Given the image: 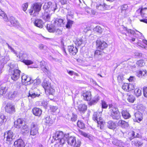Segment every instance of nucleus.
Returning a JSON list of instances; mask_svg holds the SVG:
<instances>
[{"label": "nucleus", "instance_id": "obj_1", "mask_svg": "<svg viewBox=\"0 0 147 147\" xmlns=\"http://www.w3.org/2000/svg\"><path fill=\"white\" fill-rule=\"evenodd\" d=\"M102 112H95L94 113L92 117L93 119L95 122H96L98 127H100V129H103L104 127V122L103 121L101 117Z\"/></svg>", "mask_w": 147, "mask_h": 147}, {"label": "nucleus", "instance_id": "obj_2", "mask_svg": "<svg viewBox=\"0 0 147 147\" xmlns=\"http://www.w3.org/2000/svg\"><path fill=\"white\" fill-rule=\"evenodd\" d=\"M67 142L70 146L74 147H80L81 144L80 140L79 139L76 140V137L74 136H70L68 133V137L67 138Z\"/></svg>", "mask_w": 147, "mask_h": 147}, {"label": "nucleus", "instance_id": "obj_3", "mask_svg": "<svg viewBox=\"0 0 147 147\" xmlns=\"http://www.w3.org/2000/svg\"><path fill=\"white\" fill-rule=\"evenodd\" d=\"M41 4L37 3H34L31 6V8L28 10L29 13L33 16L36 15V13L38 12L41 9Z\"/></svg>", "mask_w": 147, "mask_h": 147}, {"label": "nucleus", "instance_id": "obj_4", "mask_svg": "<svg viewBox=\"0 0 147 147\" xmlns=\"http://www.w3.org/2000/svg\"><path fill=\"white\" fill-rule=\"evenodd\" d=\"M57 6L56 5H53L52 2L49 1L46 3L43 7V8L45 9V11L46 13H48V11L51 12V13H54L56 9Z\"/></svg>", "mask_w": 147, "mask_h": 147}, {"label": "nucleus", "instance_id": "obj_5", "mask_svg": "<svg viewBox=\"0 0 147 147\" xmlns=\"http://www.w3.org/2000/svg\"><path fill=\"white\" fill-rule=\"evenodd\" d=\"M14 66V65H11L10 66V69H12L13 73L11 74V79L14 81H17L20 77V74L21 72L20 70L18 69H14L12 68Z\"/></svg>", "mask_w": 147, "mask_h": 147}, {"label": "nucleus", "instance_id": "obj_6", "mask_svg": "<svg viewBox=\"0 0 147 147\" xmlns=\"http://www.w3.org/2000/svg\"><path fill=\"white\" fill-rule=\"evenodd\" d=\"M110 111L111 113V116L113 119H118L120 117L119 112L118 109L116 107L110 108Z\"/></svg>", "mask_w": 147, "mask_h": 147}, {"label": "nucleus", "instance_id": "obj_7", "mask_svg": "<svg viewBox=\"0 0 147 147\" xmlns=\"http://www.w3.org/2000/svg\"><path fill=\"white\" fill-rule=\"evenodd\" d=\"M4 136L6 138V141L10 143L15 138L16 136L12 131L9 130L5 133Z\"/></svg>", "mask_w": 147, "mask_h": 147}, {"label": "nucleus", "instance_id": "obj_8", "mask_svg": "<svg viewBox=\"0 0 147 147\" xmlns=\"http://www.w3.org/2000/svg\"><path fill=\"white\" fill-rule=\"evenodd\" d=\"M38 125L36 123H32L31 125V130L30 134L32 136H35L38 134Z\"/></svg>", "mask_w": 147, "mask_h": 147}, {"label": "nucleus", "instance_id": "obj_9", "mask_svg": "<svg viewBox=\"0 0 147 147\" xmlns=\"http://www.w3.org/2000/svg\"><path fill=\"white\" fill-rule=\"evenodd\" d=\"M19 93L17 91H13L9 92L8 94L7 97L10 100H13L16 98H19Z\"/></svg>", "mask_w": 147, "mask_h": 147}, {"label": "nucleus", "instance_id": "obj_10", "mask_svg": "<svg viewBox=\"0 0 147 147\" xmlns=\"http://www.w3.org/2000/svg\"><path fill=\"white\" fill-rule=\"evenodd\" d=\"M96 46L98 49L103 50L107 47V45L104 41H101L100 40H98L96 42Z\"/></svg>", "mask_w": 147, "mask_h": 147}, {"label": "nucleus", "instance_id": "obj_11", "mask_svg": "<svg viewBox=\"0 0 147 147\" xmlns=\"http://www.w3.org/2000/svg\"><path fill=\"white\" fill-rule=\"evenodd\" d=\"M5 111L10 114L14 113L15 111L14 105L10 103H7L5 107Z\"/></svg>", "mask_w": 147, "mask_h": 147}, {"label": "nucleus", "instance_id": "obj_12", "mask_svg": "<svg viewBox=\"0 0 147 147\" xmlns=\"http://www.w3.org/2000/svg\"><path fill=\"white\" fill-rule=\"evenodd\" d=\"M9 56H6L0 61V73H2V70L4 65L6 63L7 61L9 60Z\"/></svg>", "mask_w": 147, "mask_h": 147}, {"label": "nucleus", "instance_id": "obj_13", "mask_svg": "<svg viewBox=\"0 0 147 147\" xmlns=\"http://www.w3.org/2000/svg\"><path fill=\"white\" fill-rule=\"evenodd\" d=\"M120 31L121 33L123 34H125L127 35L126 33L123 31H125L128 34L129 36H130L131 35L134 34L135 32L134 30L131 29H128L124 26H122L120 28Z\"/></svg>", "mask_w": 147, "mask_h": 147}, {"label": "nucleus", "instance_id": "obj_14", "mask_svg": "<svg viewBox=\"0 0 147 147\" xmlns=\"http://www.w3.org/2000/svg\"><path fill=\"white\" fill-rule=\"evenodd\" d=\"M64 136L65 134H64L62 131H56L55 136L53 137L56 140L58 141Z\"/></svg>", "mask_w": 147, "mask_h": 147}, {"label": "nucleus", "instance_id": "obj_15", "mask_svg": "<svg viewBox=\"0 0 147 147\" xmlns=\"http://www.w3.org/2000/svg\"><path fill=\"white\" fill-rule=\"evenodd\" d=\"M24 121L21 118L18 119L14 122L15 126L17 128H21L22 125L25 124Z\"/></svg>", "mask_w": 147, "mask_h": 147}, {"label": "nucleus", "instance_id": "obj_16", "mask_svg": "<svg viewBox=\"0 0 147 147\" xmlns=\"http://www.w3.org/2000/svg\"><path fill=\"white\" fill-rule=\"evenodd\" d=\"M15 147H24L25 144L24 142L21 139H18L14 143Z\"/></svg>", "mask_w": 147, "mask_h": 147}, {"label": "nucleus", "instance_id": "obj_17", "mask_svg": "<svg viewBox=\"0 0 147 147\" xmlns=\"http://www.w3.org/2000/svg\"><path fill=\"white\" fill-rule=\"evenodd\" d=\"M84 99L87 101H90L91 99V94L90 92L86 91L84 92L82 95Z\"/></svg>", "mask_w": 147, "mask_h": 147}, {"label": "nucleus", "instance_id": "obj_18", "mask_svg": "<svg viewBox=\"0 0 147 147\" xmlns=\"http://www.w3.org/2000/svg\"><path fill=\"white\" fill-rule=\"evenodd\" d=\"M78 111L81 113H84L87 110V106L84 104H81L79 105L78 107Z\"/></svg>", "mask_w": 147, "mask_h": 147}, {"label": "nucleus", "instance_id": "obj_19", "mask_svg": "<svg viewBox=\"0 0 147 147\" xmlns=\"http://www.w3.org/2000/svg\"><path fill=\"white\" fill-rule=\"evenodd\" d=\"M68 49L70 54L75 55L78 51V49L76 47H74L72 46L68 47Z\"/></svg>", "mask_w": 147, "mask_h": 147}, {"label": "nucleus", "instance_id": "obj_20", "mask_svg": "<svg viewBox=\"0 0 147 147\" xmlns=\"http://www.w3.org/2000/svg\"><path fill=\"white\" fill-rule=\"evenodd\" d=\"M128 9V6L127 4H123L121 6V12L125 16L127 14Z\"/></svg>", "mask_w": 147, "mask_h": 147}, {"label": "nucleus", "instance_id": "obj_21", "mask_svg": "<svg viewBox=\"0 0 147 147\" xmlns=\"http://www.w3.org/2000/svg\"><path fill=\"white\" fill-rule=\"evenodd\" d=\"M54 23L55 26H61L64 24V20L61 18H57L54 21Z\"/></svg>", "mask_w": 147, "mask_h": 147}, {"label": "nucleus", "instance_id": "obj_22", "mask_svg": "<svg viewBox=\"0 0 147 147\" xmlns=\"http://www.w3.org/2000/svg\"><path fill=\"white\" fill-rule=\"evenodd\" d=\"M68 137V133L65 134V136L58 141L60 144L63 145L67 142V138Z\"/></svg>", "mask_w": 147, "mask_h": 147}, {"label": "nucleus", "instance_id": "obj_23", "mask_svg": "<svg viewBox=\"0 0 147 147\" xmlns=\"http://www.w3.org/2000/svg\"><path fill=\"white\" fill-rule=\"evenodd\" d=\"M32 112L33 114L35 116H40L42 114V111L40 108L35 107L33 109Z\"/></svg>", "mask_w": 147, "mask_h": 147}, {"label": "nucleus", "instance_id": "obj_24", "mask_svg": "<svg viewBox=\"0 0 147 147\" xmlns=\"http://www.w3.org/2000/svg\"><path fill=\"white\" fill-rule=\"evenodd\" d=\"M34 24L36 26L40 28H42L43 27V22L40 19H37L36 20Z\"/></svg>", "mask_w": 147, "mask_h": 147}, {"label": "nucleus", "instance_id": "obj_25", "mask_svg": "<svg viewBox=\"0 0 147 147\" xmlns=\"http://www.w3.org/2000/svg\"><path fill=\"white\" fill-rule=\"evenodd\" d=\"M135 116L136 118V120L137 122L139 121H141L142 119V113L138 111L135 114Z\"/></svg>", "mask_w": 147, "mask_h": 147}, {"label": "nucleus", "instance_id": "obj_26", "mask_svg": "<svg viewBox=\"0 0 147 147\" xmlns=\"http://www.w3.org/2000/svg\"><path fill=\"white\" fill-rule=\"evenodd\" d=\"M42 86L44 88L45 90L47 89L50 87L51 83L48 81L46 80H44L42 83Z\"/></svg>", "mask_w": 147, "mask_h": 147}, {"label": "nucleus", "instance_id": "obj_27", "mask_svg": "<svg viewBox=\"0 0 147 147\" xmlns=\"http://www.w3.org/2000/svg\"><path fill=\"white\" fill-rule=\"evenodd\" d=\"M107 126L108 128L112 129H114L116 127L115 124L111 121H110L107 122Z\"/></svg>", "mask_w": 147, "mask_h": 147}, {"label": "nucleus", "instance_id": "obj_28", "mask_svg": "<svg viewBox=\"0 0 147 147\" xmlns=\"http://www.w3.org/2000/svg\"><path fill=\"white\" fill-rule=\"evenodd\" d=\"M20 128L21 129V131L23 134H26L29 133V130L27 126L25 124L22 125L21 128Z\"/></svg>", "mask_w": 147, "mask_h": 147}, {"label": "nucleus", "instance_id": "obj_29", "mask_svg": "<svg viewBox=\"0 0 147 147\" xmlns=\"http://www.w3.org/2000/svg\"><path fill=\"white\" fill-rule=\"evenodd\" d=\"M118 124L123 128H127L129 126V124L127 122L122 120L119 121Z\"/></svg>", "mask_w": 147, "mask_h": 147}, {"label": "nucleus", "instance_id": "obj_30", "mask_svg": "<svg viewBox=\"0 0 147 147\" xmlns=\"http://www.w3.org/2000/svg\"><path fill=\"white\" fill-rule=\"evenodd\" d=\"M122 115L123 117L125 119H129L131 117L129 113L126 111H123Z\"/></svg>", "mask_w": 147, "mask_h": 147}, {"label": "nucleus", "instance_id": "obj_31", "mask_svg": "<svg viewBox=\"0 0 147 147\" xmlns=\"http://www.w3.org/2000/svg\"><path fill=\"white\" fill-rule=\"evenodd\" d=\"M55 26L53 24H47V28L49 32H54L55 30Z\"/></svg>", "mask_w": 147, "mask_h": 147}, {"label": "nucleus", "instance_id": "obj_32", "mask_svg": "<svg viewBox=\"0 0 147 147\" xmlns=\"http://www.w3.org/2000/svg\"><path fill=\"white\" fill-rule=\"evenodd\" d=\"M9 21L11 24L13 26H16L18 24V21L13 17L12 16L10 17Z\"/></svg>", "mask_w": 147, "mask_h": 147}, {"label": "nucleus", "instance_id": "obj_33", "mask_svg": "<svg viewBox=\"0 0 147 147\" xmlns=\"http://www.w3.org/2000/svg\"><path fill=\"white\" fill-rule=\"evenodd\" d=\"M147 75V72L146 71H140L137 74V76L139 77H142L143 76H146Z\"/></svg>", "mask_w": 147, "mask_h": 147}, {"label": "nucleus", "instance_id": "obj_34", "mask_svg": "<svg viewBox=\"0 0 147 147\" xmlns=\"http://www.w3.org/2000/svg\"><path fill=\"white\" fill-rule=\"evenodd\" d=\"M48 14L47 15H45L43 16V19H44L46 21H50V18L51 15V12L48 11V13H47Z\"/></svg>", "mask_w": 147, "mask_h": 147}, {"label": "nucleus", "instance_id": "obj_35", "mask_svg": "<svg viewBox=\"0 0 147 147\" xmlns=\"http://www.w3.org/2000/svg\"><path fill=\"white\" fill-rule=\"evenodd\" d=\"M0 16L2 17L5 21H8V19L6 15L0 9Z\"/></svg>", "mask_w": 147, "mask_h": 147}, {"label": "nucleus", "instance_id": "obj_36", "mask_svg": "<svg viewBox=\"0 0 147 147\" xmlns=\"http://www.w3.org/2000/svg\"><path fill=\"white\" fill-rule=\"evenodd\" d=\"M17 57H18L20 59L21 61L23 59H25L27 58V55L25 53L22 54L20 53L19 55H17Z\"/></svg>", "mask_w": 147, "mask_h": 147}, {"label": "nucleus", "instance_id": "obj_37", "mask_svg": "<svg viewBox=\"0 0 147 147\" xmlns=\"http://www.w3.org/2000/svg\"><path fill=\"white\" fill-rule=\"evenodd\" d=\"M46 92L48 93L49 94L53 95L55 92L54 89L51 86L49 88L45 90Z\"/></svg>", "mask_w": 147, "mask_h": 147}, {"label": "nucleus", "instance_id": "obj_38", "mask_svg": "<svg viewBox=\"0 0 147 147\" xmlns=\"http://www.w3.org/2000/svg\"><path fill=\"white\" fill-rule=\"evenodd\" d=\"M28 96H30L32 98H34L36 97H39L40 96L39 93H38L36 92H33L29 93Z\"/></svg>", "mask_w": 147, "mask_h": 147}, {"label": "nucleus", "instance_id": "obj_39", "mask_svg": "<svg viewBox=\"0 0 147 147\" xmlns=\"http://www.w3.org/2000/svg\"><path fill=\"white\" fill-rule=\"evenodd\" d=\"M33 82V80H31V78L29 76L27 78L26 81L24 82L23 84L25 85H27L30 84Z\"/></svg>", "mask_w": 147, "mask_h": 147}, {"label": "nucleus", "instance_id": "obj_40", "mask_svg": "<svg viewBox=\"0 0 147 147\" xmlns=\"http://www.w3.org/2000/svg\"><path fill=\"white\" fill-rule=\"evenodd\" d=\"M45 122L48 124H52L53 123V120L49 116H47L45 118Z\"/></svg>", "mask_w": 147, "mask_h": 147}, {"label": "nucleus", "instance_id": "obj_41", "mask_svg": "<svg viewBox=\"0 0 147 147\" xmlns=\"http://www.w3.org/2000/svg\"><path fill=\"white\" fill-rule=\"evenodd\" d=\"M131 142L132 144H134L136 146L142 145V143L136 140L132 141Z\"/></svg>", "mask_w": 147, "mask_h": 147}, {"label": "nucleus", "instance_id": "obj_42", "mask_svg": "<svg viewBox=\"0 0 147 147\" xmlns=\"http://www.w3.org/2000/svg\"><path fill=\"white\" fill-rule=\"evenodd\" d=\"M134 93L137 97L141 96L142 94V91L139 88H136L134 90Z\"/></svg>", "mask_w": 147, "mask_h": 147}, {"label": "nucleus", "instance_id": "obj_43", "mask_svg": "<svg viewBox=\"0 0 147 147\" xmlns=\"http://www.w3.org/2000/svg\"><path fill=\"white\" fill-rule=\"evenodd\" d=\"M74 23V21L70 20L67 19V24L66 25V27L67 28H69L72 26V24Z\"/></svg>", "mask_w": 147, "mask_h": 147}, {"label": "nucleus", "instance_id": "obj_44", "mask_svg": "<svg viewBox=\"0 0 147 147\" xmlns=\"http://www.w3.org/2000/svg\"><path fill=\"white\" fill-rule=\"evenodd\" d=\"M127 99L129 102L131 103H133L134 101V97L133 95H127Z\"/></svg>", "mask_w": 147, "mask_h": 147}, {"label": "nucleus", "instance_id": "obj_45", "mask_svg": "<svg viewBox=\"0 0 147 147\" xmlns=\"http://www.w3.org/2000/svg\"><path fill=\"white\" fill-rule=\"evenodd\" d=\"M78 126L80 129H83L84 127V124L81 121H78L77 123Z\"/></svg>", "mask_w": 147, "mask_h": 147}, {"label": "nucleus", "instance_id": "obj_46", "mask_svg": "<svg viewBox=\"0 0 147 147\" xmlns=\"http://www.w3.org/2000/svg\"><path fill=\"white\" fill-rule=\"evenodd\" d=\"M122 88L124 90L127 91H129V88H128V84L127 83L124 84L122 86Z\"/></svg>", "mask_w": 147, "mask_h": 147}, {"label": "nucleus", "instance_id": "obj_47", "mask_svg": "<svg viewBox=\"0 0 147 147\" xmlns=\"http://www.w3.org/2000/svg\"><path fill=\"white\" fill-rule=\"evenodd\" d=\"M83 42V40L81 38H78L77 39L75 43L76 45L78 46H80L82 43Z\"/></svg>", "mask_w": 147, "mask_h": 147}, {"label": "nucleus", "instance_id": "obj_48", "mask_svg": "<svg viewBox=\"0 0 147 147\" xmlns=\"http://www.w3.org/2000/svg\"><path fill=\"white\" fill-rule=\"evenodd\" d=\"M22 62H23L26 65H30L32 64L33 63L32 61L29 60L23 59L22 61Z\"/></svg>", "mask_w": 147, "mask_h": 147}, {"label": "nucleus", "instance_id": "obj_49", "mask_svg": "<svg viewBox=\"0 0 147 147\" xmlns=\"http://www.w3.org/2000/svg\"><path fill=\"white\" fill-rule=\"evenodd\" d=\"M136 64L139 66L142 67V66H144L145 65L143 60H140L138 61L136 63Z\"/></svg>", "mask_w": 147, "mask_h": 147}, {"label": "nucleus", "instance_id": "obj_50", "mask_svg": "<svg viewBox=\"0 0 147 147\" xmlns=\"http://www.w3.org/2000/svg\"><path fill=\"white\" fill-rule=\"evenodd\" d=\"M94 30L96 32L100 33H101L102 31V29L99 26H96V27L94 28Z\"/></svg>", "mask_w": 147, "mask_h": 147}, {"label": "nucleus", "instance_id": "obj_51", "mask_svg": "<svg viewBox=\"0 0 147 147\" xmlns=\"http://www.w3.org/2000/svg\"><path fill=\"white\" fill-rule=\"evenodd\" d=\"M105 5H102L101 4H100L99 5L97 6L96 7L98 10L102 11L105 9Z\"/></svg>", "mask_w": 147, "mask_h": 147}, {"label": "nucleus", "instance_id": "obj_52", "mask_svg": "<svg viewBox=\"0 0 147 147\" xmlns=\"http://www.w3.org/2000/svg\"><path fill=\"white\" fill-rule=\"evenodd\" d=\"M5 119V117L3 115H2L0 116V124H2Z\"/></svg>", "mask_w": 147, "mask_h": 147}, {"label": "nucleus", "instance_id": "obj_53", "mask_svg": "<svg viewBox=\"0 0 147 147\" xmlns=\"http://www.w3.org/2000/svg\"><path fill=\"white\" fill-rule=\"evenodd\" d=\"M144 11L145 12H147V10H146L145 11L142 10V8L140 9L139 8L136 11V13H139L140 14L141 16H142V14L143 13H144Z\"/></svg>", "mask_w": 147, "mask_h": 147}, {"label": "nucleus", "instance_id": "obj_54", "mask_svg": "<svg viewBox=\"0 0 147 147\" xmlns=\"http://www.w3.org/2000/svg\"><path fill=\"white\" fill-rule=\"evenodd\" d=\"M102 52L98 50H96L94 53V56L97 57L98 56L101 55L102 54Z\"/></svg>", "mask_w": 147, "mask_h": 147}, {"label": "nucleus", "instance_id": "obj_55", "mask_svg": "<svg viewBox=\"0 0 147 147\" xmlns=\"http://www.w3.org/2000/svg\"><path fill=\"white\" fill-rule=\"evenodd\" d=\"M28 77V76L27 75L24 74L21 77L22 82L23 84L24 82H25L26 79Z\"/></svg>", "mask_w": 147, "mask_h": 147}, {"label": "nucleus", "instance_id": "obj_56", "mask_svg": "<svg viewBox=\"0 0 147 147\" xmlns=\"http://www.w3.org/2000/svg\"><path fill=\"white\" fill-rule=\"evenodd\" d=\"M102 107L103 109H106L108 107V105L106 102L104 100L101 101Z\"/></svg>", "mask_w": 147, "mask_h": 147}, {"label": "nucleus", "instance_id": "obj_57", "mask_svg": "<svg viewBox=\"0 0 147 147\" xmlns=\"http://www.w3.org/2000/svg\"><path fill=\"white\" fill-rule=\"evenodd\" d=\"M28 7V3H26L23 4L22 5V8L23 11L25 12L26 10Z\"/></svg>", "mask_w": 147, "mask_h": 147}, {"label": "nucleus", "instance_id": "obj_58", "mask_svg": "<svg viewBox=\"0 0 147 147\" xmlns=\"http://www.w3.org/2000/svg\"><path fill=\"white\" fill-rule=\"evenodd\" d=\"M57 109V107L56 106H51L50 107V111L53 113H55Z\"/></svg>", "mask_w": 147, "mask_h": 147}, {"label": "nucleus", "instance_id": "obj_59", "mask_svg": "<svg viewBox=\"0 0 147 147\" xmlns=\"http://www.w3.org/2000/svg\"><path fill=\"white\" fill-rule=\"evenodd\" d=\"M77 116L76 115L73 114L71 117V120L72 121L75 122L77 120Z\"/></svg>", "mask_w": 147, "mask_h": 147}, {"label": "nucleus", "instance_id": "obj_60", "mask_svg": "<svg viewBox=\"0 0 147 147\" xmlns=\"http://www.w3.org/2000/svg\"><path fill=\"white\" fill-rule=\"evenodd\" d=\"M7 89H6V88L5 87L4 89L2 88L0 90V94L3 95V94H5Z\"/></svg>", "mask_w": 147, "mask_h": 147}, {"label": "nucleus", "instance_id": "obj_61", "mask_svg": "<svg viewBox=\"0 0 147 147\" xmlns=\"http://www.w3.org/2000/svg\"><path fill=\"white\" fill-rule=\"evenodd\" d=\"M144 95L146 97H147V87H144L143 89Z\"/></svg>", "mask_w": 147, "mask_h": 147}, {"label": "nucleus", "instance_id": "obj_62", "mask_svg": "<svg viewBox=\"0 0 147 147\" xmlns=\"http://www.w3.org/2000/svg\"><path fill=\"white\" fill-rule=\"evenodd\" d=\"M134 88V85L133 84H128V88H129V91L133 90Z\"/></svg>", "mask_w": 147, "mask_h": 147}, {"label": "nucleus", "instance_id": "obj_63", "mask_svg": "<svg viewBox=\"0 0 147 147\" xmlns=\"http://www.w3.org/2000/svg\"><path fill=\"white\" fill-rule=\"evenodd\" d=\"M40 82V80L39 78H37L36 79L34 80V82L35 83H36V85L39 84Z\"/></svg>", "mask_w": 147, "mask_h": 147}, {"label": "nucleus", "instance_id": "obj_64", "mask_svg": "<svg viewBox=\"0 0 147 147\" xmlns=\"http://www.w3.org/2000/svg\"><path fill=\"white\" fill-rule=\"evenodd\" d=\"M41 105L45 108H46L47 106V102L43 100L42 102Z\"/></svg>", "mask_w": 147, "mask_h": 147}]
</instances>
